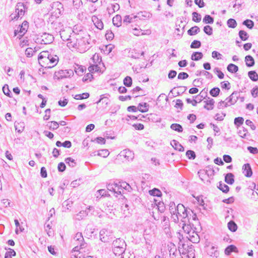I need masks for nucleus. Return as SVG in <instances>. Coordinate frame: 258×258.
<instances>
[{"mask_svg":"<svg viewBox=\"0 0 258 258\" xmlns=\"http://www.w3.org/2000/svg\"><path fill=\"white\" fill-rule=\"evenodd\" d=\"M85 36L80 35L78 42L77 43L76 48L81 53L85 52L88 50L91 46L92 43H94V39H91L90 35L88 33H85Z\"/></svg>","mask_w":258,"mask_h":258,"instance_id":"nucleus-1","label":"nucleus"},{"mask_svg":"<svg viewBox=\"0 0 258 258\" xmlns=\"http://www.w3.org/2000/svg\"><path fill=\"white\" fill-rule=\"evenodd\" d=\"M126 248V244L125 241L120 238H116L113 240L112 243V250L116 256L122 255Z\"/></svg>","mask_w":258,"mask_h":258,"instance_id":"nucleus-2","label":"nucleus"},{"mask_svg":"<svg viewBox=\"0 0 258 258\" xmlns=\"http://www.w3.org/2000/svg\"><path fill=\"white\" fill-rule=\"evenodd\" d=\"M51 11V18L56 19L61 16L64 11L63 5L59 2H54L50 6Z\"/></svg>","mask_w":258,"mask_h":258,"instance_id":"nucleus-3","label":"nucleus"},{"mask_svg":"<svg viewBox=\"0 0 258 258\" xmlns=\"http://www.w3.org/2000/svg\"><path fill=\"white\" fill-rule=\"evenodd\" d=\"M100 240L104 243H107L111 241L114 236L113 232L106 229H102L99 233Z\"/></svg>","mask_w":258,"mask_h":258,"instance_id":"nucleus-4","label":"nucleus"},{"mask_svg":"<svg viewBox=\"0 0 258 258\" xmlns=\"http://www.w3.org/2000/svg\"><path fill=\"white\" fill-rule=\"evenodd\" d=\"M74 75V71L72 70H59L54 74V78L55 79L57 77L58 80L62 79L63 78L70 77Z\"/></svg>","mask_w":258,"mask_h":258,"instance_id":"nucleus-5","label":"nucleus"},{"mask_svg":"<svg viewBox=\"0 0 258 258\" xmlns=\"http://www.w3.org/2000/svg\"><path fill=\"white\" fill-rule=\"evenodd\" d=\"M50 55L47 51H42L39 54L38 59L41 67H45V63L48 61V58Z\"/></svg>","mask_w":258,"mask_h":258,"instance_id":"nucleus-6","label":"nucleus"},{"mask_svg":"<svg viewBox=\"0 0 258 258\" xmlns=\"http://www.w3.org/2000/svg\"><path fill=\"white\" fill-rule=\"evenodd\" d=\"M58 61V57L56 55L51 54L48 58V61L46 62V64H45V67H43L48 69L52 68L57 64Z\"/></svg>","mask_w":258,"mask_h":258,"instance_id":"nucleus-7","label":"nucleus"},{"mask_svg":"<svg viewBox=\"0 0 258 258\" xmlns=\"http://www.w3.org/2000/svg\"><path fill=\"white\" fill-rule=\"evenodd\" d=\"M71 35L67 43L69 47L75 48L77 46L78 40L80 36V33H71Z\"/></svg>","mask_w":258,"mask_h":258,"instance_id":"nucleus-8","label":"nucleus"},{"mask_svg":"<svg viewBox=\"0 0 258 258\" xmlns=\"http://www.w3.org/2000/svg\"><path fill=\"white\" fill-rule=\"evenodd\" d=\"M94 210V208L92 206H89L85 210L81 211L76 215V219L78 220L83 219L85 217L88 215L89 212Z\"/></svg>","mask_w":258,"mask_h":258,"instance_id":"nucleus-9","label":"nucleus"},{"mask_svg":"<svg viewBox=\"0 0 258 258\" xmlns=\"http://www.w3.org/2000/svg\"><path fill=\"white\" fill-rule=\"evenodd\" d=\"M152 16V14L147 11H140L136 15V18L141 20H146L151 18Z\"/></svg>","mask_w":258,"mask_h":258,"instance_id":"nucleus-10","label":"nucleus"},{"mask_svg":"<svg viewBox=\"0 0 258 258\" xmlns=\"http://www.w3.org/2000/svg\"><path fill=\"white\" fill-rule=\"evenodd\" d=\"M41 36L42 37L41 43L49 44L53 42L54 40V35L51 33H42Z\"/></svg>","mask_w":258,"mask_h":258,"instance_id":"nucleus-11","label":"nucleus"},{"mask_svg":"<svg viewBox=\"0 0 258 258\" xmlns=\"http://www.w3.org/2000/svg\"><path fill=\"white\" fill-rule=\"evenodd\" d=\"M239 96V92L234 91L226 99V101H227V103H230L231 105H233L237 102Z\"/></svg>","mask_w":258,"mask_h":258,"instance_id":"nucleus-12","label":"nucleus"},{"mask_svg":"<svg viewBox=\"0 0 258 258\" xmlns=\"http://www.w3.org/2000/svg\"><path fill=\"white\" fill-rule=\"evenodd\" d=\"M242 173L247 177H250L252 175V170L250 164H244L242 166Z\"/></svg>","mask_w":258,"mask_h":258,"instance_id":"nucleus-13","label":"nucleus"},{"mask_svg":"<svg viewBox=\"0 0 258 258\" xmlns=\"http://www.w3.org/2000/svg\"><path fill=\"white\" fill-rule=\"evenodd\" d=\"M105 70V68H102L100 67V66L98 64L94 63L88 68L89 71L91 73H93L94 72H99L102 73Z\"/></svg>","mask_w":258,"mask_h":258,"instance_id":"nucleus-14","label":"nucleus"},{"mask_svg":"<svg viewBox=\"0 0 258 258\" xmlns=\"http://www.w3.org/2000/svg\"><path fill=\"white\" fill-rule=\"evenodd\" d=\"M25 6L23 3H19L17 4L16 12L17 13L18 17H22L25 14Z\"/></svg>","mask_w":258,"mask_h":258,"instance_id":"nucleus-15","label":"nucleus"},{"mask_svg":"<svg viewBox=\"0 0 258 258\" xmlns=\"http://www.w3.org/2000/svg\"><path fill=\"white\" fill-rule=\"evenodd\" d=\"M179 215L182 217V219L181 220L182 222L185 223L188 222L189 223L190 218H189V215L191 216V214L190 213V210L188 211L187 208H185L183 212L181 213V215Z\"/></svg>","mask_w":258,"mask_h":258,"instance_id":"nucleus-16","label":"nucleus"},{"mask_svg":"<svg viewBox=\"0 0 258 258\" xmlns=\"http://www.w3.org/2000/svg\"><path fill=\"white\" fill-rule=\"evenodd\" d=\"M109 96L108 94H102L100 96V99L96 103L99 104L102 102L103 104H105L104 107H106L110 103V100L108 96Z\"/></svg>","mask_w":258,"mask_h":258,"instance_id":"nucleus-17","label":"nucleus"},{"mask_svg":"<svg viewBox=\"0 0 258 258\" xmlns=\"http://www.w3.org/2000/svg\"><path fill=\"white\" fill-rule=\"evenodd\" d=\"M144 52L142 51L141 53L137 52L135 49H130L128 51V56L133 58L138 59L141 56H144Z\"/></svg>","mask_w":258,"mask_h":258,"instance_id":"nucleus-18","label":"nucleus"},{"mask_svg":"<svg viewBox=\"0 0 258 258\" xmlns=\"http://www.w3.org/2000/svg\"><path fill=\"white\" fill-rule=\"evenodd\" d=\"M136 21V15L132 14L131 15H126L123 20V23L127 25L130 23L135 22Z\"/></svg>","mask_w":258,"mask_h":258,"instance_id":"nucleus-19","label":"nucleus"},{"mask_svg":"<svg viewBox=\"0 0 258 258\" xmlns=\"http://www.w3.org/2000/svg\"><path fill=\"white\" fill-rule=\"evenodd\" d=\"M208 89L207 88H204L203 89L200 94L198 95L193 96L194 98H197L199 100V102H201L203 99H205L206 97H207V94H208Z\"/></svg>","mask_w":258,"mask_h":258,"instance_id":"nucleus-20","label":"nucleus"},{"mask_svg":"<svg viewBox=\"0 0 258 258\" xmlns=\"http://www.w3.org/2000/svg\"><path fill=\"white\" fill-rule=\"evenodd\" d=\"M208 98L209 100L204 101L205 105L204 106V108L208 110H211L214 108L215 101L212 98Z\"/></svg>","mask_w":258,"mask_h":258,"instance_id":"nucleus-21","label":"nucleus"},{"mask_svg":"<svg viewBox=\"0 0 258 258\" xmlns=\"http://www.w3.org/2000/svg\"><path fill=\"white\" fill-rule=\"evenodd\" d=\"M92 61L94 63L98 64L102 66L103 68H105L104 63L102 61L101 57L97 53H95L92 57Z\"/></svg>","mask_w":258,"mask_h":258,"instance_id":"nucleus-22","label":"nucleus"},{"mask_svg":"<svg viewBox=\"0 0 258 258\" xmlns=\"http://www.w3.org/2000/svg\"><path fill=\"white\" fill-rule=\"evenodd\" d=\"M171 145L175 150L179 152H183L184 150V147L178 141L175 140L171 142Z\"/></svg>","mask_w":258,"mask_h":258,"instance_id":"nucleus-23","label":"nucleus"},{"mask_svg":"<svg viewBox=\"0 0 258 258\" xmlns=\"http://www.w3.org/2000/svg\"><path fill=\"white\" fill-rule=\"evenodd\" d=\"M138 110L142 113L146 112L149 110V104L146 102L140 103L138 104Z\"/></svg>","mask_w":258,"mask_h":258,"instance_id":"nucleus-24","label":"nucleus"},{"mask_svg":"<svg viewBox=\"0 0 258 258\" xmlns=\"http://www.w3.org/2000/svg\"><path fill=\"white\" fill-rule=\"evenodd\" d=\"M224 181L227 184L231 185L234 182V176L232 173H227L225 176Z\"/></svg>","mask_w":258,"mask_h":258,"instance_id":"nucleus-25","label":"nucleus"},{"mask_svg":"<svg viewBox=\"0 0 258 258\" xmlns=\"http://www.w3.org/2000/svg\"><path fill=\"white\" fill-rule=\"evenodd\" d=\"M74 71L78 76H82L84 72L86 71V67L83 66L76 64Z\"/></svg>","mask_w":258,"mask_h":258,"instance_id":"nucleus-26","label":"nucleus"},{"mask_svg":"<svg viewBox=\"0 0 258 258\" xmlns=\"http://www.w3.org/2000/svg\"><path fill=\"white\" fill-rule=\"evenodd\" d=\"M92 21L95 27L98 30H102L103 28V22L96 17H93Z\"/></svg>","mask_w":258,"mask_h":258,"instance_id":"nucleus-27","label":"nucleus"},{"mask_svg":"<svg viewBox=\"0 0 258 258\" xmlns=\"http://www.w3.org/2000/svg\"><path fill=\"white\" fill-rule=\"evenodd\" d=\"M245 61L247 67H252L255 63L254 58L250 55H247L245 57Z\"/></svg>","mask_w":258,"mask_h":258,"instance_id":"nucleus-28","label":"nucleus"},{"mask_svg":"<svg viewBox=\"0 0 258 258\" xmlns=\"http://www.w3.org/2000/svg\"><path fill=\"white\" fill-rule=\"evenodd\" d=\"M219 184L217 187L223 192L227 194L229 191V187L226 184L223 183L222 181L219 182Z\"/></svg>","mask_w":258,"mask_h":258,"instance_id":"nucleus-29","label":"nucleus"},{"mask_svg":"<svg viewBox=\"0 0 258 258\" xmlns=\"http://www.w3.org/2000/svg\"><path fill=\"white\" fill-rule=\"evenodd\" d=\"M55 145L58 147H63L67 148H70L72 147V143L70 141H65L61 143L59 141H56Z\"/></svg>","mask_w":258,"mask_h":258,"instance_id":"nucleus-30","label":"nucleus"},{"mask_svg":"<svg viewBox=\"0 0 258 258\" xmlns=\"http://www.w3.org/2000/svg\"><path fill=\"white\" fill-rule=\"evenodd\" d=\"M149 194L153 197H161L162 196L161 190L157 188H154L149 191Z\"/></svg>","mask_w":258,"mask_h":258,"instance_id":"nucleus-31","label":"nucleus"},{"mask_svg":"<svg viewBox=\"0 0 258 258\" xmlns=\"http://www.w3.org/2000/svg\"><path fill=\"white\" fill-rule=\"evenodd\" d=\"M237 250V247L233 244L228 245L225 249V254L227 255H229L232 252L236 251Z\"/></svg>","mask_w":258,"mask_h":258,"instance_id":"nucleus-32","label":"nucleus"},{"mask_svg":"<svg viewBox=\"0 0 258 258\" xmlns=\"http://www.w3.org/2000/svg\"><path fill=\"white\" fill-rule=\"evenodd\" d=\"M182 229L184 230L185 232L186 233H189L190 232L192 227H191V224L190 223V221H189V223L188 222H182ZM192 226H194V224H192Z\"/></svg>","mask_w":258,"mask_h":258,"instance_id":"nucleus-33","label":"nucleus"},{"mask_svg":"<svg viewBox=\"0 0 258 258\" xmlns=\"http://www.w3.org/2000/svg\"><path fill=\"white\" fill-rule=\"evenodd\" d=\"M203 57L202 52L196 51L192 53L191 56V59L192 60L198 61L201 59Z\"/></svg>","mask_w":258,"mask_h":258,"instance_id":"nucleus-34","label":"nucleus"},{"mask_svg":"<svg viewBox=\"0 0 258 258\" xmlns=\"http://www.w3.org/2000/svg\"><path fill=\"white\" fill-rule=\"evenodd\" d=\"M112 23L114 26L119 27L121 26L122 23V19L120 15H117L112 19Z\"/></svg>","mask_w":258,"mask_h":258,"instance_id":"nucleus-35","label":"nucleus"},{"mask_svg":"<svg viewBox=\"0 0 258 258\" xmlns=\"http://www.w3.org/2000/svg\"><path fill=\"white\" fill-rule=\"evenodd\" d=\"M228 229L231 232H235L238 228V226L236 223L233 221L230 220L227 224Z\"/></svg>","mask_w":258,"mask_h":258,"instance_id":"nucleus-36","label":"nucleus"},{"mask_svg":"<svg viewBox=\"0 0 258 258\" xmlns=\"http://www.w3.org/2000/svg\"><path fill=\"white\" fill-rule=\"evenodd\" d=\"M203 75L206 76V78L209 79H212L213 78V75L210 72L206 71H197L196 73V75L197 76Z\"/></svg>","mask_w":258,"mask_h":258,"instance_id":"nucleus-37","label":"nucleus"},{"mask_svg":"<svg viewBox=\"0 0 258 258\" xmlns=\"http://www.w3.org/2000/svg\"><path fill=\"white\" fill-rule=\"evenodd\" d=\"M47 126L50 130L54 131L57 129L59 127V124L57 121H52L47 123Z\"/></svg>","mask_w":258,"mask_h":258,"instance_id":"nucleus-38","label":"nucleus"},{"mask_svg":"<svg viewBox=\"0 0 258 258\" xmlns=\"http://www.w3.org/2000/svg\"><path fill=\"white\" fill-rule=\"evenodd\" d=\"M20 30L19 32H18V30H15L14 31V32H27L28 28L29 27V23L28 22L25 21L23 22L22 25L20 26Z\"/></svg>","mask_w":258,"mask_h":258,"instance_id":"nucleus-39","label":"nucleus"},{"mask_svg":"<svg viewBox=\"0 0 258 258\" xmlns=\"http://www.w3.org/2000/svg\"><path fill=\"white\" fill-rule=\"evenodd\" d=\"M248 76L250 79L255 82L258 80V75L255 71H250L248 72Z\"/></svg>","mask_w":258,"mask_h":258,"instance_id":"nucleus-40","label":"nucleus"},{"mask_svg":"<svg viewBox=\"0 0 258 258\" xmlns=\"http://www.w3.org/2000/svg\"><path fill=\"white\" fill-rule=\"evenodd\" d=\"M113 48H114V45L111 44H109L104 46L101 49V51H103V52L105 54H108L112 51Z\"/></svg>","mask_w":258,"mask_h":258,"instance_id":"nucleus-41","label":"nucleus"},{"mask_svg":"<svg viewBox=\"0 0 258 258\" xmlns=\"http://www.w3.org/2000/svg\"><path fill=\"white\" fill-rule=\"evenodd\" d=\"M227 69L228 72L231 73H235L238 71V67L233 63H230L228 65Z\"/></svg>","mask_w":258,"mask_h":258,"instance_id":"nucleus-42","label":"nucleus"},{"mask_svg":"<svg viewBox=\"0 0 258 258\" xmlns=\"http://www.w3.org/2000/svg\"><path fill=\"white\" fill-rule=\"evenodd\" d=\"M217 247L215 246H212L209 250L208 254L213 257H217L219 255V252L217 250Z\"/></svg>","mask_w":258,"mask_h":258,"instance_id":"nucleus-43","label":"nucleus"},{"mask_svg":"<svg viewBox=\"0 0 258 258\" xmlns=\"http://www.w3.org/2000/svg\"><path fill=\"white\" fill-rule=\"evenodd\" d=\"M170 128L172 130L176 131L178 133H181L183 131L182 126L178 123H172L170 126Z\"/></svg>","mask_w":258,"mask_h":258,"instance_id":"nucleus-44","label":"nucleus"},{"mask_svg":"<svg viewBox=\"0 0 258 258\" xmlns=\"http://www.w3.org/2000/svg\"><path fill=\"white\" fill-rule=\"evenodd\" d=\"M64 161L71 167H75L77 165V163L74 159L71 157H68L65 159Z\"/></svg>","mask_w":258,"mask_h":258,"instance_id":"nucleus-45","label":"nucleus"},{"mask_svg":"<svg viewBox=\"0 0 258 258\" xmlns=\"http://www.w3.org/2000/svg\"><path fill=\"white\" fill-rule=\"evenodd\" d=\"M71 35V33H56L55 36H60L63 41L68 42Z\"/></svg>","mask_w":258,"mask_h":258,"instance_id":"nucleus-46","label":"nucleus"},{"mask_svg":"<svg viewBox=\"0 0 258 258\" xmlns=\"http://www.w3.org/2000/svg\"><path fill=\"white\" fill-rule=\"evenodd\" d=\"M90 96L89 93H83L82 94H77L75 96L74 98L77 100H82L88 98Z\"/></svg>","mask_w":258,"mask_h":258,"instance_id":"nucleus-47","label":"nucleus"},{"mask_svg":"<svg viewBox=\"0 0 258 258\" xmlns=\"http://www.w3.org/2000/svg\"><path fill=\"white\" fill-rule=\"evenodd\" d=\"M154 201L156 202V204L157 206L158 210L159 212L160 213H163L165 210V206L164 205V203L163 202H159L157 204L156 202H157V200H154Z\"/></svg>","mask_w":258,"mask_h":258,"instance_id":"nucleus-48","label":"nucleus"},{"mask_svg":"<svg viewBox=\"0 0 258 258\" xmlns=\"http://www.w3.org/2000/svg\"><path fill=\"white\" fill-rule=\"evenodd\" d=\"M123 84L127 87H131L133 84L132 78L130 76H126L123 79Z\"/></svg>","mask_w":258,"mask_h":258,"instance_id":"nucleus-49","label":"nucleus"},{"mask_svg":"<svg viewBox=\"0 0 258 258\" xmlns=\"http://www.w3.org/2000/svg\"><path fill=\"white\" fill-rule=\"evenodd\" d=\"M244 122V118L242 117H237L234 118V123L238 127L240 126Z\"/></svg>","mask_w":258,"mask_h":258,"instance_id":"nucleus-50","label":"nucleus"},{"mask_svg":"<svg viewBox=\"0 0 258 258\" xmlns=\"http://www.w3.org/2000/svg\"><path fill=\"white\" fill-rule=\"evenodd\" d=\"M220 92V89L218 87H214L210 91V95L214 97H217Z\"/></svg>","mask_w":258,"mask_h":258,"instance_id":"nucleus-51","label":"nucleus"},{"mask_svg":"<svg viewBox=\"0 0 258 258\" xmlns=\"http://www.w3.org/2000/svg\"><path fill=\"white\" fill-rule=\"evenodd\" d=\"M3 91L5 95L9 97H12V93L9 88V86L7 84H5L3 87Z\"/></svg>","mask_w":258,"mask_h":258,"instance_id":"nucleus-52","label":"nucleus"},{"mask_svg":"<svg viewBox=\"0 0 258 258\" xmlns=\"http://www.w3.org/2000/svg\"><path fill=\"white\" fill-rule=\"evenodd\" d=\"M186 156L189 160H194L196 157L195 152L191 150H188L186 152Z\"/></svg>","mask_w":258,"mask_h":258,"instance_id":"nucleus-53","label":"nucleus"},{"mask_svg":"<svg viewBox=\"0 0 258 258\" xmlns=\"http://www.w3.org/2000/svg\"><path fill=\"white\" fill-rule=\"evenodd\" d=\"M185 22H182V21H180V24L177 25H176L175 30L177 31H181L182 32L185 31Z\"/></svg>","mask_w":258,"mask_h":258,"instance_id":"nucleus-54","label":"nucleus"},{"mask_svg":"<svg viewBox=\"0 0 258 258\" xmlns=\"http://www.w3.org/2000/svg\"><path fill=\"white\" fill-rule=\"evenodd\" d=\"M97 155L99 156L106 158L109 155V152L107 149H102L98 151Z\"/></svg>","mask_w":258,"mask_h":258,"instance_id":"nucleus-55","label":"nucleus"},{"mask_svg":"<svg viewBox=\"0 0 258 258\" xmlns=\"http://www.w3.org/2000/svg\"><path fill=\"white\" fill-rule=\"evenodd\" d=\"M185 209V207L183 206V205L179 204L175 209V213H177L178 215H181V213L183 212Z\"/></svg>","mask_w":258,"mask_h":258,"instance_id":"nucleus-56","label":"nucleus"},{"mask_svg":"<svg viewBox=\"0 0 258 258\" xmlns=\"http://www.w3.org/2000/svg\"><path fill=\"white\" fill-rule=\"evenodd\" d=\"M16 252L13 249H10V251H7L5 254V258H12V256H15Z\"/></svg>","mask_w":258,"mask_h":258,"instance_id":"nucleus-57","label":"nucleus"},{"mask_svg":"<svg viewBox=\"0 0 258 258\" xmlns=\"http://www.w3.org/2000/svg\"><path fill=\"white\" fill-rule=\"evenodd\" d=\"M204 170L206 174H207V176L209 177L214 174V170L210 166L207 167L206 169Z\"/></svg>","mask_w":258,"mask_h":258,"instance_id":"nucleus-58","label":"nucleus"},{"mask_svg":"<svg viewBox=\"0 0 258 258\" xmlns=\"http://www.w3.org/2000/svg\"><path fill=\"white\" fill-rule=\"evenodd\" d=\"M203 22L206 24H212L214 22V19L211 16L206 15L203 19Z\"/></svg>","mask_w":258,"mask_h":258,"instance_id":"nucleus-59","label":"nucleus"},{"mask_svg":"<svg viewBox=\"0 0 258 258\" xmlns=\"http://www.w3.org/2000/svg\"><path fill=\"white\" fill-rule=\"evenodd\" d=\"M243 24L246 26L249 29H252L254 26L253 22L249 19H247L244 21Z\"/></svg>","mask_w":258,"mask_h":258,"instance_id":"nucleus-60","label":"nucleus"},{"mask_svg":"<svg viewBox=\"0 0 258 258\" xmlns=\"http://www.w3.org/2000/svg\"><path fill=\"white\" fill-rule=\"evenodd\" d=\"M227 25L230 28H234L237 25L236 21L233 19H229L227 22Z\"/></svg>","mask_w":258,"mask_h":258,"instance_id":"nucleus-61","label":"nucleus"},{"mask_svg":"<svg viewBox=\"0 0 258 258\" xmlns=\"http://www.w3.org/2000/svg\"><path fill=\"white\" fill-rule=\"evenodd\" d=\"M93 79V76L91 73H87L83 78V81L84 82H91Z\"/></svg>","mask_w":258,"mask_h":258,"instance_id":"nucleus-62","label":"nucleus"},{"mask_svg":"<svg viewBox=\"0 0 258 258\" xmlns=\"http://www.w3.org/2000/svg\"><path fill=\"white\" fill-rule=\"evenodd\" d=\"M192 20L196 22H199L201 20V16L197 12H194L192 14Z\"/></svg>","mask_w":258,"mask_h":258,"instance_id":"nucleus-63","label":"nucleus"},{"mask_svg":"<svg viewBox=\"0 0 258 258\" xmlns=\"http://www.w3.org/2000/svg\"><path fill=\"white\" fill-rule=\"evenodd\" d=\"M201 46V42L197 40H194L191 44H190V48H199Z\"/></svg>","mask_w":258,"mask_h":258,"instance_id":"nucleus-64","label":"nucleus"}]
</instances>
